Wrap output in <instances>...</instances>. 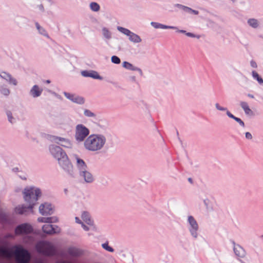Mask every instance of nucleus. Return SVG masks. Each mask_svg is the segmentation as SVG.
I'll return each instance as SVG.
<instances>
[{
    "label": "nucleus",
    "mask_w": 263,
    "mask_h": 263,
    "mask_svg": "<svg viewBox=\"0 0 263 263\" xmlns=\"http://www.w3.org/2000/svg\"><path fill=\"white\" fill-rule=\"evenodd\" d=\"M67 253L72 257L78 256L81 254V251L76 248H69L67 250Z\"/></svg>",
    "instance_id": "nucleus-19"
},
{
    "label": "nucleus",
    "mask_w": 263,
    "mask_h": 263,
    "mask_svg": "<svg viewBox=\"0 0 263 263\" xmlns=\"http://www.w3.org/2000/svg\"><path fill=\"white\" fill-rule=\"evenodd\" d=\"M82 226L84 230H85V231L89 230V228L87 226H85L83 223H82Z\"/></svg>",
    "instance_id": "nucleus-42"
},
{
    "label": "nucleus",
    "mask_w": 263,
    "mask_h": 263,
    "mask_svg": "<svg viewBox=\"0 0 263 263\" xmlns=\"http://www.w3.org/2000/svg\"><path fill=\"white\" fill-rule=\"evenodd\" d=\"M40 30H41V32H41V33H43V31H44V30H43L42 28H41V29H40Z\"/></svg>",
    "instance_id": "nucleus-51"
},
{
    "label": "nucleus",
    "mask_w": 263,
    "mask_h": 263,
    "mask_svg": "<svg viewBox=\"0 0 263 263\" xmlns=\"http://www.w3.org/2000/svg\"><path fill=\"white\" fill-rule=\"evenodd\" d=\"M240 106L244 110L245 113L247 115H252L253 112L250 109L247 103L245 102H240Z\"/></svg>",
    "instance_id": "nucleus-21"
},
{
    "label": "nucleus",
    "mask_w": 263,
    "mask_h": 263,
    "mask_svg": "<svg viewBox=\"0 0 263 263\" xmlns=\"http://www.w3.org/2000/svg\"><path fill=\"white\" fill-rule=\"evenodd\" d=\"M41 92L42 90H40L37 86L35 85L31 90L30 92L34 97H36L39 96L41 95Z\"/></svg>",
    "instance_id": "nucleus-22"
},
{
    "label": "nucleus",
    "mask_w": 263,
    "mask_h": 263,
    "mask_svg": "<svg viewBox=\"0 0 263 263\" xmlns=\"http://www.w3.org/2000/svg\"><path fill=\"white\" fill-rule=\"evenodd\" d=\"M182 7L183 8V10L185 11L191 13V12L192 11L193 9H192L191 8H190L189 7H185V6H182Z\"/></svg>",
    "instance_id": "nucleus-36"
},
{
    "label": "nucleus",
    "mask_w": 263,
    "mask_h": 263,
    "mask_svg": "<svg viewBox=\"0 0 263 263\" xmlns=\"http://www.w3.org/2000/svg\"><path fill=\"white\" fill-rule=\"evenodd\" d=\"M33 228L32 226L28 223H23L18 226L15 230L16 235H21L28 234L32 233Z\"/></svg>",
    "instance_id": "nucleus-7"
},
{
    "label": "nucleus",
    "mask_w": 263,
    "mask_h": 263,
    "mask_svg": "<svg viewBox=\"0 0 263 263\" xmlns=\"http://www.w3.org/2000/svg\"><path fill=\"white\" fill-rule=\"evenodd\" d=\"M89 129L82 124H78L76 128L75 138L79 142H82L89 135Z\"/></svg>",
    "instance_id": "nucleus-6"
},
{
    "label": "nucleus",
    "mask_w": 263,
    "mask_h": 263,
    "mask_svg": "<svg viewBox=\"0 0 263 263\" xmlns=\"http://www.w3.org/2000/svg\"><path fill=\"white\" fill-rule=\"evenodd\" d=\"M129 40L135 43H140L141 41V39L140 36L138 35L131 32V33L129 35Z\"/></svg>",
    "instance_id": "nucleus-23"
},
{
    "label": "nucleus",
    "mask_w": 263,
    "mask_h": 263,
    "mask_svg": "<svg viewBox=\"0 0 263 263\" xmlns=\"http://www.w3.org/2000/svg\"><path fill=\"white\" fill-rule=\"evenodd\" d=\"M84 114L86 116H87V117H94L95 116V114L89 110H85L84 111Z\"/></svg>",
    "instance_id": "nucleus-32"
},
{
    "label": "nucleus",
    "mask_w": 263,
    "mask_h": 263,
    "mask_svg": "<svg viewBox=\"0 0 263 263\" xmlns=\"http://www.w3.org/2000/svg\"><path fill=\"white\" fill-rule=\"evenodd\" d=\"M186 35L190 37H195V35L193 33L190 32L186 33Z\"/></svg>",
    "instance_id": "nucleus-45"
},
{
    "label": "nucleus",
    "mask_w": 263,
    "mask_h": 263,
    "mask_svg": "<svg viewBox=\"0 0 263 263\" xmlns=\"http://www.w3.org/2000/svg\"><path fill=\"white\" fill-rule=\"evenodd\" d=\"M111 61L115 64H119L120 63V59L117 56L114 55L111 57Z\"/></svg>",
    "instance_id": "nucleus-30"
},
{
    "label": "nucleus",
    "mask_w": 263,
    "mask_h": 263,
    "mask_svg": "<svg viewBox=\"0 0 263 263\" xmlns=\"http://www.w3.org/2000/svg\"><path fill=\"white\" fill-rule=\"evenodd\" d=\"M191 13H193L194 14L197 15L199 13V12L198 11L192 10Z\"/></svg>",
    "instance_id": "nucleus-46"
},
{
    "label": "nucleus",
    "mask_w": 263,
    "mask_h": 263,
    "mask_svg": "<svg viewBox=\"0 0 263 263\" xmlns=\"http://www.w3.org/2000/svg\"><path fill=\"white\" fill-rule=\"evenodd\" d=\"M38 221L41 222L51 223L57 222L58 219L56 217H39Z\"/></svg>",
    "instance_id": "nucleus-17"
},
{
    "label": "nucleus",
    "mask_w": 263,
    "mask_h": 263,
    "mask_svg": "<svg viewBox=\"0 0 263 263\" xmlns=\"http://www.w3.org/2000/svg\"><path fill=\"white\" fill-rule=\"evenodd\" d=\"M91 9L95 11H97L100 9L99 5L96 3H92L90 4Z\"/></svg>",
    "instance_id": "nucleus-28"
},
{
    "label": "nucleus",
    "mask_w": 263,
    "mask_h": 263,
    "mask_svg": "<svg viewBox=\"0 0 263 263\" xmlns=\"http://www.w3.org/2000/svg\"><path fill=\"white\" fill-rule=\"evenodd\" d=\"M37 251L45 255H53L55 253V248L53 245L47 241H40L35 246Z\"/></svg>",
    "instance_id": "nucleus-5"
},
{
    "label": "nucleus",
    "mask_w": 263,
    "mask_h": 263,
    "mask_svg": "<svg viewBox=\"0 0 263 263\" xmlns=\"http://www.w3.org/2000/svg\"><path fill=\"white\" fill-rule=\"evenodd\" d=\"M262 237H263V235H262Z\"/></svg>",
    "instance_id": "nucleus-56"
},
{
    "label": "nucleus",
    "mask_w": 263,
    "mask_h": 263,
    "mask_svg": "<svg viewBox=\"0 0 263 263\" xmlns=\"http://www.w3.org/2000/svg\"><path fill=\"white\" fill-rule=\"evenodd\" d=\"M151 24L155 28H162V29H168V28L174 29L175 28L174 27L165 26V25H162L161 24H159L157 23H155V22H152Z\"/></svg>",
    "instance_id": "nucleus-25"
},
{
    "label": "nucleus",
    "mask_w": 263,
    "mask_h": 263,
    "mask_svg": "<svg viewBox=\"0 0 263 263\" xmlns=\"http://www.w3.org/2000/svg\"><path fill=\"white\" fill-rule=\"evenodd\" d=\"M0 76L6 80L7 81H9L10 83L11 84H12L14 85H16V84H17V82L16 81V80L13 79L12 78H11V76L8 74V73H7L6 72H2L0 73Z\"/></svg>",
    "instance_id": "nucleus-16"
},
{
    "label": "nucleus",
    "mask_w": 263,
    "mask_h": 263,
    "mask_svg": "<svg viewBox=\"0 0 263 263\" xmlns=\"http://www.w3.org/2000/svg\"><path fill=\"white\" fill-rule=\"evenodd\" d=\"M234 120L238 122L241 126H244L245 124L244 122L240 119L237 117H235Z\"/></svg>",
    "instance_id": "nucleus-34"
},
{
    "label": "nucleus",
    "mask_w": 263,
    "mask_h": 263,
    "mask_svg": "<svg viewBox=\"0 0 263 263\" xmlns=\"http://www.w3.org/2000/svg\"><path fill=\"white\" fill-rule=\"evenodd\" d=\"M36 26L37 27V29L39 30V31L40 32H41V30L40 29H41V27L39 26V25L37 23L36 24Z\"/></svg>",
    "instance_id": "nucleus-47"
},
{
    "label": "nucleus",
    "mask_w": 263,
    "mask_h": 263,
    "mask_svg": "<svg viewBox=\"0 0 263 263\" xmlns=\"http://www.w3.org/2000/svg\"><path fill=\"white\" fill-rule=\"evenodd\" d=\"M1 91L3 94L6 96L8 95L10 93L9 90L7 88H3Z\"/></svg>",
    "instance_id": "nucleus-33"
},
{
    "label": "nucleus",
    "mask_w": 263,
    "mask_h": 263,
    "mask_svg": "<svg viewBox=\"0 0 263 263\" xmlns=\"http://www.w3.org/2000/svg\"><path fill=\"white\" fill-rule=\"evenodd\" d=\"M81 74L84 77H91L96 79H102V78L99 75L98 72L95 71H82Z\"/></svg>",
    "instance_id": "nucleus-14"
},
{
    "label": "nucleus",
    "mask_w": 263,
    "mask_h": 263,
    "mask_svg": "<svg viewBox=\"0 0 263 263\" xmlns=\"http://www.w3.org/2000/svg\"><path fill=\"white\" fill-rule=\"evenodd\" d=\"M179 31L181 32H182V33H184L185 32L184 30H180Z\"/></svg>",
    "instance_id": "nucleus-54"
},
{
    "label": "nucleus",
    "mask_w": 263,
    "mask_h": 263,
    "mask_svg": "<svg viewBox=\"0 0 263 263\" xmlns=\"http://www.w3.org/2000/svg\"><path fill=\"white\" fill-rule=\"evenodd\" d=\"M227 115H228L230 118H232V119H235V118L236 117L234 116H233V115H232V114L230 111H227Z\"/></svg>",
    "instance_id": "nucleus-40"
},
{
    "label": "nucleus",
    "mask_w": 263,
    "mask_h": 263,
    "mask_svg": "<svg viewBox=\"0 0 263 263\" xmlns=\"http://www.w3.org/2000/svg\"><path fill=\"white\" fill-rule=\"evenodd\" d=\"M103 33L104 35L107 39H109L110 37V33L109 31L106 29V28H104L103 29Z\"/></svg>",
    "instance_id": "nucleus-31"
},
{
    "label": "nucleus",
    "mask_w": 263,
    "mask_h": 263,
    "mask_svg": "<svg viewBox=\"0 0 263 263\" xmlns=\"http://www.w3.org/2000/svg\"><path fill=\"white\" fill-rule=\"evenodd\" d=\"M10 251L5 247L0 248V257L11 259L14 255L17 263H29L31 255L29 252L21 245H15Z\"/></svg>",
    "instance_id": "nucleus-1"
},
{
    "label": "nucleus",
    "mask_w": 263,
    "mask_h": 263,
    "mask_svg": "<svg viewBox=\"0 0 263 263\" xmlns=\"http://www.w3.org/2000/svg\"><path fill=\"white\" fill-rule=\"evenodd\" d=\"M40 30H41V32H41V33H43V31H44V30H43L42 28H41V29H40Z\"/></svg>",
    "instance_id": "nucleus-50"
},
{
    "label": "nucleus",
    "mask_w": 263,
    "mask_h": 263,
    "mask_svg": "<svg viewBox=\"0 0 263 263\" xmlns=\"http://www.w3.org/2000/svg\"><path fill=\"white\" fill-rule=\"evenodd\" d=\"M8 237H13V236L12 235H9Z\"/></svg>",
    "instance_id": "nucleus-55"
},
{
    "label": "nucleus",
    "mask_w": 263,
    "mask_h": 263,
    "mask_svg": "<svg viewBox=\"0 0 263 263\" xmlns=\"http://www.w3.org/2000/svg\"><path fill=\"white\" fill-rule=\"evenodd\" d=\"M106 141V138L103 135L93 134L85 140L84 146L86 149L95 152L101 149Z\"/></svg>",
    "instance_id": "nucleus-3"
},
{
    "label": "nucleus",
    "mask_w": 263,
    "mask_h": 263,
    "mask_svg": "<svg viewBox=\"0 0 263 263\" xmlns=\"http://www.w3.org/2000/svg\"><path fill=\"white\" fill-rule=\"evenodd\" d=\"M72 160L76 162V165L79 171V174L82 172L87 170V166L83 160L80 158L77 155H73Z\"/></svg>",
    "instance_id": "nucleus-9"
},
{
    "label": "nucleus",
    "mask_w": 263,
    "mask_h": 263,
    "mask_svg": "<svg viewBox=\"0 0 263 263\" xmlns=\"http://www.w3.org/2000/svg\"><path fill=\"white\" fill-rule=\"evenodd\" d=\"M50 151L52 155L58 160L59 163L64 170L69 172L72 171V166L66 154L60 147L55 145H51L50 147Z\"/></svg>",
    "instance_id": "nucleus-4"
},
{
    "label": "nucleus",
    "mask_w": 263,
    "mask_h": 263,
    "mask_svg": "<svg viewBox=\"0 0 263 263\" xmlns=\"http://www.w3.org/2000/svg\"><path fill=\"white\" fill-rule=\"evenodd\" d=\"M55 142L58 143L59 144H60L62 146L66 147H71V143L70 142L66 139L63 138H58L57 137L55 138Z\"/></svg>",
    "instance_id": "nucleus-15"
},
{
    "label": "nucleus",
    "mask_w": 263,
    "mask_h": 263,
    "mask_svg": "<svg viewBox=\"0 0 263 263\" xmlns=\"http://www.w3.org/2000/svg\"><path fill=\"white\" fill-rule=\"evenodd\" d=\"M40 213L43 215H51L53 213V208L51 204L45 203L40 205L39 208Z\"/></svg>",
    "instance_id": "nucleus-10"
},
{
    "label": "nucleus",
    "mask_w": 263,
    "mask_h": 263,
    "mask_svg": "<svg viewBox=\"0 0 263 263\" xmlns=\"http://www.w3.org/2000/svg\"><path fill=\"white\" fill-rule=\"evenodd\" d=\"M102 247L104 249L107 250L109 252H114V249L111 247H110V246H108V243H105L102 244Z\"/></svg>",
    "instance_id": "nucleus-29"
},
{
    "label": "nucleus",
    "mask_w": 263,
    "mask_h": 263,
    "mask_svg": "<svg viewBox=\"0 0 263 263\" xmlns=\"http://www.w3.org/2000/svg\"><path fill=\"white\" fill-rule=\"evenodd\" d=\"M246 137L247 139H251L252 138V135L249 132L246 133Z\"/></svg>",
    "instance_id": "nucleus-39"
},
{
    "label": "nucleus",
    "mask_w": 263,
    "mask_h": 263,
    "mask_svg": "<svg viewBox=\"0 0 263 263\" xmlns=\"http://www.w3.org/2000/svg\"><path fill=\"white\" fill-rule=\"evenodd\" d=\"M215 106H216V108L219 110H227V109L226 108L220 106L218 103H216Z\"/></svg>",
    "instance_id": "nucleus-35"
},
{
    "label": "nucleus",
    "mask_w": 263,
    "mask_h": 263,
    "mask_svg": "<svg viewBox=\"0 0 263 263\" xmlns=\"http://www.w3.org/2000/svg\"><path fill=\"white\" fill-rule=\"evenodd\" d=\"M257 81L260 83L262 84L263 83V80L262 78H261L260 77H259L258 78L256 79Z\"/></svg>",
    "instance_id": "nucleus-43"
},
{
    "label": "nucleus",
    "mask_w": 263,
    "mask_h": 263,
    "mask_svg": "<svg viewBox=\"0 0 263 263\" xmlns=\"http://www.w3.org/2000/svg\"><path fill=\"white\" fill-rule=\"evenodd\" d=\"M248 96H249V97H250V98H254L253 96V95H250V94H249V95H248Z\"/></svg>",
    "instance_id": "nucleus-48"
},
{
    "label": "nucleus",
    "mask_w": 263,
    "mask_h": 263,
    "mask_svg": "<svg viewBox=\"0 0 263 263\" xmlns=\"http://www.w3.org/2000/svg\"><path fill=\"white\" fill-rule=\"evenodd\" d=\"M82 218L88 225L91 226L93 224V221L88 212H84L82 214Z\"/></svg>",
    "instance_id": "nucleus-18"
},
{
    "label": "nucleus",
    "mask_w": 263,
    "mask_h": 263,
    "mask_svg": "<svg viewBox=\"0 0 263 263\" xmlns=\"http://www.w3.org/2000/svg\"><path fill=\"white\" fill-rule=\"evenodd\" d=\"M123 66L124 68L130 69L132 70H138L140 72H141V70L138 68L134 67L132 64L130 63L127 62H124L123 63Z\"/></svg>",
    "instance_id": "nucleus-24"
},
{
    "label": "nucleus",
    "mask_w": 263,
    "mask_h": 263,
    "mask_svg": "<svg viewBox=\"0 0 263 263\" xmlns=\"http://www.w3.org/2000/svg\"><path fill=\"white\" fill-rule=\"evenodd\" d=\"M46 82L47 83H50V81L49 80H47V81H46Z\"/></svg>",
    "instance_id": "nucleus-52"
},
{
    "label": "nucleus",
    "mask_w": 263,
    "mask_h": 263,
    "mask_svg": "<svg viewBox=\"0 0 263 263\" xmlns=\"http://www.w3.org/2000/svg\"><path fill=\"white\" fill-rule=\"evenodd\" d=\"M234 251L238 257H242L245 255L243 249L239 246L234 247Z\"/></svg>",
    "instance_id": "nucleus-20"
},
{
    "label": "nucleus",
    "mask_w": 263,
    "mask_h": 263,
    "mask_svg": "<svg viewBox=\"0 0 263 263\" xmlns=\"http://www.w3.org/2000/svg\"><path fill=\"white\" fill-rule=\"evenodd\" d=\"M248 23L251 26L254 28H256L258 26V22L255 19H250L248 21Z\"/></svg>",
    "instance_id": "nucleus-26"
},
{
    "label": "nucleus",
    "mask_w": 263,
    "mask_h": 263,
    "mask_svg": "<svg viewBox=\"0 0 263 263\" xmlns=\"http://www.w3.org/2000/svg\"><path fill=\"white\" fill-rule=\"evenodd\" d=\"M189 222L191 226L192 229L191 230V233L193 236H194L195 237H196L197 236V233L196 231L198 230V226L196 222V221L195 220V219L193 218V217L190 216L189 217L188 219Z\"/></svg>",
    "instance_id": "nucleus-11"
},
{
    "label": "nucleus",
    "mask_w": 263,
    "mask_h": 263,
    "mask_svg": "<svg viewBox=\"0 0 263 263\" xmlns=\"http://www.w3.org/2000/svg\"><path fill=\"white\" fill-rule=\"evenodd\" d=\"M40 9H43V6H42V5H41V6H40Z\"/></svg>",
    "instance_id": "nucleus-53"
},
{
    "label": "nucleus",
    "mask_w": 263,
    "mask_h": 263,
    "mask_svg": "<svg viewBox=\"0 0 263 263\" xmlns=\"http://www.w3.org/2000/svg\"><path fill=\"white\" fill-rule=\"evenodd\" d=\"M189 181L191 182V183H192V180L191 178H189Z\"/></svg>",
    "instance_id": "nucleus-49"
},
{
    "label": "nucleus",
    "mask_w": 263,
    "mask_h": 263,
    "mask_svg": "<svg viewBox=\"0 0 263 263\" xmlns=\"http://www.w3.org/2000/svg\"><path fill=\"white\" fill-rule=\"evenodd\" d=\"M118 30H119L120 31H121L123 33H124V34H126V35H127L128 36H129L130 33H131V31L130 30H129L127 29L121 27H118Z\"/></svg>",
    "instance_id": "nucleus-27"
},
{
    "label": "nucleus",
    "mask_w": 263,
    "mask_h": 263,
    "mask_svg": "<svg viewBox=\"0 0 263 263\" xmlns=\"http://www.w3.org/2000/svg\"><path fill=\"white\" fill-rule=\"evenodd\" d=\"M80 175L83 177L85 181L87 183H91L93 181L94 179L93 176L87 170L80 173Z\"/></svg>",
    "instance_id": "nucleus-13"
},
{
    "label": "nucleus",
    "mask_w": 263,
    "mask_h": 263,
    "mask_svg": "<svg viewBox=\"0 0 263 263\" xmlns=\"http://www.w3.org/2000/svg\"><path fill=\"white\" fill-rule=\"evenodd\" d=\"M64 95L67 98L74 102L79 104H83L84 102V99L81 97L67 92H65Z\"/></svg>",
    "instance_id": "nucleus-12"
},
{
    "label": "nucleus",
    "mask_w": 263,
    "mask_h": 263,
    "mask_svg": "<svg viewBox=\"0 0 263 263\" xmlns=\"http://www.w3.org/2000/svg\"><path fill=\"white\" fill-rule=\"evenodd\" d=\"M75 219H76V221L77 223H80L81 224L83 223V222H82L81 220L77 217H76Z\"/></svg>",
    "instance_id": "nucleus-44"
},
{
    "label": "nucleus",
    "mask_w": 263,
    "mask_h": 263,
    "mask_svg": "<svg viewBox=\"0 0 263 263\" xmlns=\"http://www.w3.org/2000/svg\"><path fill=\"white\" fill-rule=\"evenodd\" d=\"M7 116H8V119H9V121L11 122V123H13V121H12V117L11 116V113L10 112H7Z\"/></svg>",
    "instance_id": "nucleus-37"
},
{
    "label": "nucleus",
    "mask_w": 263,
    "mask_h": 263,
    "mask_svg": "<svg viewBox=\"0 0 263 263\" xmlns=\"http://www.w3.org/2000/svg\"><path fill=\"white\" fill-rule=\"evenodd\" d=\"M43 231L47 234H57L60 232V229L55 226L47 223L44 224L42 227Z\"/></svg>",
    "instance_id": "nucleus-8"
},
{
    "label": "nucleus",
    "mask_w": 263,
    "mask_h": 263,
    "mask_svg": "<svg viewBox=\"0 0 263 263\" xmlns=\"http://www.w3.org/2000/svg\"><path fill=\"white\" fill-rule=\"evenodd\" d=\"M251 65L253 67L256 68L257 67V64L254 61H251Z\"/></svg>",
    "instance_id": "nucleus-41"
},
{
    "label": "nucleus",
    "mask_w": 263,
    "mask_h": 263,
    "mask_svg": "<svg viewBox=\"0 0 263 263\" xmlns=\"http://www.w3.org/2000/svg\"><path fill=\"white\" fill-rule=\"evenodd\" d=\"M252 76L253 78L256 79L259 77V74L256 71H254L252 72Z\"/></svg>",
    "instance_id": "nucleus-38"
},
{
    "label": "nucleus",
    "mask_w": 263,
    "mask_h": 263,
    "mask_svg": "<svg viewBox=\"0 0 263 263\" xmlns=\"http://www.w3.org/2000/svg\"><path fill=\"white\" fill-rule=\"evenodd\" d=\"M23 194L24 199L28 205L18 206L15 208L16 213L20 214H24L28 210L32 209L33 205L36 204L38 197L41 196V193L39 189L30 187L26 188Z\"/></svg>",
    "instance_id": "nucleus-2"
}]
</instances>
